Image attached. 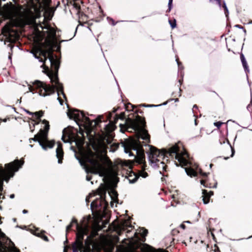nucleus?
<instances>
[{"label":"nucleus","mask_w":252,"mask_h":252,"mask_svg":"<svg viewBox=\"0 0 252 252\" xmlns=\"http://www.w3.org/2000/svg\"><path fill=\"white\" fill-rule=\"evenodd\" d=\"M145 143V146H148L149 148V151L146 153L148 155L149 161L151 165L154 168H162L163 171L166 170V166L165 165L164 160L167 155L173 157L178 160L179 164L182 166H187L190 163L188 160V154L185 151L180 153L179 152V148L177 145H174L170 147L168 150L163 149L162 151H159L156 147L148 145V143Z\"/></svg>","instance_id":"20e7f679"},{"label":"nucleus","mask_w":252,"mask_h":252,"mask_svg":"<svg viewBox=\"0 0 252 252\" xmlns=\"http://www.w3.org/2000/svg\"><path fill=\"white\" fill-rule=\"evenodd\" d=\"M139 176L142 177L143 178H146L148 176V174L147 172L144 171H141L139 172Z\"/></svg>","instance_id":"c756f323"},{"label":"nucleus","mask_w":252,"mask_h":252,"mask_svg":"<svg viewBox=\"0 0 252 252\" xmlns=\"http://www.w3.org/2000/svg\"><path fill=\"white\" fill-rule=\"evenodd\" d=\"M92 179V176H89V175H87L86 176V180L87 181H90Z\"/></svg>","instance_id":"a19ab883"},{"label":"nucleus","mask_w":252,"mask_h":252,"mask_svg":"<svg viewBox=\"0 0 252 252\" xmlns=\"http://www.w3.org/2000/svg\"><path fill=\"white\" fill-rule=\"evenodd\" d=\"M3 20H9L11 24H8V22L3 27V30L9 32L10 30V27L16 26V24L12 18L14 17H1ZM19 18L20 17H19ZM25 18V24L29 25L34 29V40L35 42L39 43L43 40L44 37L45 38V41L50 44L54 41L56 38V27L55 24L51 23L52 17H23ZM2 20L0 19V25Z\"/></svg>","instance_id":"7ed1b4c3"},{"label":"nucleus","mask_w":252,"mask_h":252,"mask_svg":"<svg viewBox=\"0 0 252 252\" xmlns=\"http://www.w3.org/2000/svg\"><path fill=\"white\" fill-rule=\"evenodd\" d=\"M167 104V102L163 103V105H166Z\"/></svg>","instance_id":"6e6d98bb"},{"label":"nucleus","mask_w":252,"mask_h":252,"mask_svg":"<svg viewBox=\"0 0 252 252\" xmlns=\"http://www.w3.org/2000/svg\"><path fill=\"white\" fill-rule=\"evenodd\" d=\"M222 124L223 123L220 122H217L214 123V125L216 127H217L218 128H219Z\"/></svg>","instance_id":"72a5a7b5"},{"label":"nucleus","mask_w":252,"mask_h":252,"mask_svg":"<svg viewBox=\"0 0 252 252\" xmlns=\"http://www.w3.org/2000/svg\"><path fill=\"white\" fill-rule=\"evenodd\" d=\"M172 1L173 0H169L168 4L169 11H170L172 8Z\"/></svg>","instance_id":"473e14b6"},{"label":"nucleus","mask_w":252,"mask_h":252,"mask_svg":"<svg viewBox=\"0 0 252 252\" xmlns=\"http://www.w3.org/2000/svg\"><path fill=\"white\" fill-rule=\"evenodd\" d=\"M57 144L58 147L56 149V156L58 158V163H62L63 157V152L62 149V144L61 142H58Z\"/></svg>","instance_id":"4468645a"},{"label":"nucleus","mask_w":252,"mask_h":252,"mask_svg":"<svg viewBox=\"0 0 252 252\" xmlns=\"http://www.w3.org/2000/svg\"><path fill=\"white\" fill-rule=\"evenodd\" d=\"M97 194L99 195V197L96 198L91 203V208L92 210L95 208L100 210L102 209L106 208L108 205L104 198L106 194V190L105 188L102 186L97 189Z\"/></svg>","instance_id":"9d476101"},{"label":"nucleus","mask_w":252,"mask_h":252,"mask_svg":"<svg viewBox=\"0 0 252 252\" xmlns=\"http://www.w3.org/2000/svg\"><path fill=\"white\" fill-rule=\"evenodd\" d=\"M142 237H145L148 233V230L144 228H140L138 232Z\"/></svg>","instance_id":"4be33fe9"},{"label":"nucleus","mask_w":252,"mask_h":252,"mask_svg":"<svg viewBox=\"0 0 252 252\" xmlns=\"http://www.w3.org/2000/svg\"><path fill=\"white\" fill-rule=\"evenodd\" d=\"M76 224V240L73 243L72 246L73 252H78V250H81L84 248L83 240L84 236L87 235L89 232V229L87 225L84 226L79 225L75 219H73L70 224L66 226V231L68 232L71 228L73 224Z\"/></svg>","instance_id":"0eeeda50"},{"label":"nucleus","mask_w":252,"mask_h":252,"mask_svg":"<svg viewBox=\"0 0 252 252\" xmlns=\"http://www.w3.org/2000/svg\"><path fill=\"white\" fill-rule=\"evenodd\" d=\"M107 20L108 22L112 25V26H114L116 25V23L115 22V21L111 18L110 17H107Z\"/></svg>","instance_id":"cd10ccee"},{"label":"nucleus","mask_w":252,"mask_h":252,"mask_svg":"<svg viewBox=\"0 0 252 252\" xmlns=\"http://www.w3.org/2000/svg\"><path fill=\"white\" fill-rule=\"evenodd\" d=\"M34 115L35 116V117L37 119H39L40 121H41L40 118L43 116V112L42 111H40L39 112H36L34 113Z\"/></svg>","instance_id":"bb28decb"},{"label":"nucleus","mask_w":252,"mask_h":252,"mask_svg":"<svg viewBox=\"0 0 252 252\" xmlns=\"http://www.w3.org/2000/svg\"><path fill=\"white\" fill-rule=\"evenodd\" d=\"M161 105H153V104H143L142 105V106L145 107H157L158 106H160Z\"/></svg>","instance_id":"7c9ffc66"},{"label":"nucleus","mask_w":252,"mask_h":252,"mask_svg":"<svg viewBox=\"0 0 252 252\" xmlns=\"http://www.w3.org/2000/svg\"><path fill=\"white\" fill-rule=\"evenodd\" d=\"M24 164V161H19L18 159L5 164L7 171L2 167H0V179H3L8 182L11 177H13L14 172L18 171Z\"/></svg>","instance_id":"1a4fd4ad"},{"label":"nucleus","mask_w":252,"mask_h":252,"mask_svg":"<svg viewBox=\"0 0 252 252\" xmlns=\"http://www.w3.org/2000/svg\"><path fill=\"white\" fill-rule=\"evenodd\" d=\"M180 227H181V228H182L183 229H185V228L186 226H185V225L184 224H181L180 225Z\"/></svg>","instance_id":"37998d69"},{"label":"nucleus","mask_w":252,"mask_h":252,"mask_svg":"<svg viewBox=\"0 0 252 252\" xmlns=\"http://www.w3.org/2000/svg\"><path fill=\"white\" fill-rule=\"evenodd\" d=\"M200 183L202 185H203L205 188H211L210 186H208V185L206 184L205 181L203 180H200Z\"/></svg>","instance_id":"2f4dec72"},{"label":"nucleus","mask_w":252,"mask_h":252,"mask_svg":"<svg viewBox=\"0 0 252 252\" xmlns=\"http://www.w3.org/2000/svg\"><path fill=\"white\" fill-rule=\"evenodd\" d=\"M6 121V120H3V122H5Z\"/></svg>","instance_id":"0e129e2a"},{"label":"nucleus","mask_w":252,"mask_h":252,"mask_svg":"<svg viewBox=\"0 0 252 252\" xmlns=\"http://www.w3.org/2000/svg\"><path fill=\"white\" fill-rule=\"evenodd\" d=\"M240 59L243 65V66L245 69V71L246 73L249 72L250 70L249 69V66L247 64V61L245 59L244 55L243 54L240 55Z\"/></svg>","instance_id":"f3484780"},{"label":"nucleus","mask_w":252,"mask_h":252,"mask_svg":"<svg viewBox=\"0 0 252 252\" xmlns=\"http://www.w3.org/2000/svg\"><path fill=\"white\" fill-rule=\"evenodd\" d=\"M14 197V194H12L10 195V198H13Z\"/></svg>","instance_id":"de8ad7c7"},{"label":"nucleus","mask_w":252,"mask_h":252,"mask_svg":"<svg viewBox=\"0 0 252 252\" xmlns=\"http://www.w3.org/2000/svg\"><path fill=\"white\" fill-rule=\"evenodd\" d=\"M5 235L1 231L0 229V248H2V241L5 238Z\"/></svg>","instance_id":"5701e85b"},{"label":"nucleus","mask_w":252,"mask_h":252,"mask_svg":"<svg viewBox=\"0 0 252 252\" xmlns=\"http://www.w3.org/2000/svg\"><path fill=\"white\" fill-rule=\"evenodd\" d=\"M12 0L16 2V0Z\"/></svg>","instance_id":"69168bd1"},{"label":"nucleus","mask_w":252,"mask_h":252,"mask_svg":"<svg viewBox=\"0 0 252 252\" xmlns=\"http://www.w3.org/2000/svg\"><path fill=\"white\" fill-rule=\"evenodd\" d=\"M10 242L11 243V246L9 247V250L11 252H20V251L17 249L14 243L10 240Z\"/></svg>","instance_id":"b1692460"},{"label":"nucleus","mask_w":252,"mask_h":252,"mask_svg":"<svg viewBox=\"0 0 252 252\" xmlns=\"http://www.w3.org/2000/svg\"><path fill=\"white\" fill-rule=\"evenodd\" d=\"M106 140L108 144H110L111 143V141L112 140V139L107 138V139H106Z\"/></svg>","instance_id":"ea45409f"},{"label":"nucleus","mask_w":252,"mask_h":252,"mask_svg":"<svg viewBox=\"0 0 252 252\" xmlns=\"http://www.w3.org/2000/svg\"><path fill=\"white\" fill-rule=\"evenodd\" d=\"M27 213H28V211L27 210H23V214H27Z\"/></svg>","instance_id":"49530a36"},{"label":"nucleus","mask_w":252,"mask_h":252,"mask_svg":"<svg viewBox=\"0 0 252 252\" xmlns=\"http://www.w3.org/2000/svg\"><path fill=\"white\" fill-rule=\"evenodd\" d=\"M129 105L130 106V107L132 108V110H133V108H134V106H133V105L131 104H129Z\"/></svg>","instance_id":"8fccbe9b"},{"label":"nucleus","mask_w":252,"mask_h":252,"mask_svg":"<svg viewBox=\"0 0 252 252\" xmlns=\"http://www.w3.org/2000/svg\"><path fill=\"white\" fill-rule=\"evenodd\" d=\"M113 113H110L108 115L107 119L109 120V122L108 124L104 125V130L107 133H110L115 129V124L118 119L123 120L125 118L124 113H122L120 115L115 114L114 117H113Z\"/></svg>","instance_id":"9b49d317"},{"label":"nucleus","mask_w":252,"mask_h":252,"mask_svg":"<svg viewBox=\"0 0 252 252\" xmlns=\"http://www.w3.org/2000/svg\"><path fill=\"white\" fill-rule=\"evenodd\" d=\"M168 22L172 29L175 28L176 27V21L174 18H173V17L169 18Z\"/></svg>","instance_id":"aec40b11"},{"label":"nucleus","mask_w":252,"mask_h":252,"mask_svg":"<svg viewBox=\"0 0 252 252\" xmlns=\"http://www.w3.org/2000/svg\"><path fill=\"white\" fill-rule=\"evenodd\" d=\"M138 113H140V114H141V113H142V112H141V111H137L136 112V113H137V114H138Z\"/></svg>","instance_id":"864d4df0"},{"label":"nucleus","mask_w":252,"mask_h":252,"mask_svg":"<svg viewBox=\"0 0 252 252\" xmlns=\"http://www.w3.org/2000/svg\"><path fill=\"white\" fill-rule=\"evenodd\" d=\"M176 61L178 66L179 70H182L183 69V66L182 65L181 63L179 61V59L178 58H176Z\"/></svg>","instance_id":"c85d7f7f"},{"label":"nucleus","mask_w":252,"mask_h":252,"mask_svg":"<svg viewBox=\"0 0 252 252\" xmlns=\"http://www.w3.org/2000/svg\"><path fill=\"white\" fill-rule=\"evenodd\" d=\"M146 122L144 119L137 115L135 119L127 118L124 124H120V130L122 132L125 131L136 133V138L129 140H126L121 142L126 153L129 154V156H134L136 162L139 164H144L145 163V156L143 145L140 140H145L146 143L150 142V136L148 131L145 129Z\"/></svg>","instance_id":"f257e3e1"},{"label":"nucleus","mask_w":252,"mask_h":252,"mask_svg":"<svg viewBox=\"0 0 252 252\" xmlns=\"http://www.w3.org/2000/svg\"><path fill=\"white\" fill-rule=\"evenodd\" d=\"M119 144L118 143H114L110 145V151L114 152L118 148Z\"/></svg>","instance_id":"412c9836"},{"label":"nucleus","mask_w":252,"mask_h":252,"mask_svg":"<svg viewBox=\"0 0 252 252\" xmlns=\"http://www.w3.org/2000/svg\"><path fill=\"white\" fill-rule=\"evenodd\" d=\"M138 177L134 173H131L127 177L129 182L131 184L135 183L138 180Z\"/></svg>","instance_id":"a211bd4d"},{"label":"nucleus","mask_w":252,"mask_h":252,"mask_svg":"<svg viewBox=\"0 0 252 252\" xmlns=\"http://www.w3.org/2000/svg\"><path fill=\"white\" fill-rule=\"evenodd\" d=\"M234 150L233 149H232V155H231V157H232L234 155Z\"/></svg>","instance_id":"09e8293b"},{"label":"nucleus","mask_w":252,"mask_h":252,"mask_svg":"<svg viewBox=\"0 0 252 252\" xmlns=\"http://www.w3.org/2000/svg\"><path fill=\"white\" fill-rule=\"evenodd\" d=\"M9 45L10 48L12 49L13 46L11 44H9Z\"/></svg>","instance_id":"5fc2aeb1"},{"label":"nucleus","mask_w":252,"mask_h":252,"mask_svg":"<svg viewBox=\"0 0 252 252\" xmlns=\"http://www.w3.org/2000/svg\"><path fill=\"white\" fill-rule=\"evenodd\" d=\"M43 239H44V240L46 241H47L48 240L47 237V236H44V237H43Z\"/></svg>","instance_id":"a18cd8bd"},{"label":"nucleus","mask_w":252,"mask_h":252,"mask_svg":"<svg viewBox=\"0 0 252 252\" xmlns=\"http://www.w3.org/2000/svg\"><path fill=\"white\" fill-rule=\"evenodd\" d=\"M24 110L29 115H33L34 113H32V112H31L30 111H29V110H27L25 109H24Z\"/></svg>","instance_id":"58836bf2"},{"label":"nucleus","mask_w":252,"mask_h":252,"mask_svg":"<svg viewBox=\"0 0 252 252\" xmlns=\"http://www.w3.org/2000/svg\"><path fill=\"white\" fill-rule=\"evenodd\" d=\"M194 109H197V106L196 105H194V106H193L192 111H193V113H194Z\"/></svg>","instance_id":"79ce46f5"},{"label":"nucleus","mask_w":252,"mask_h":252,"mask_svg":"<svg viewBox=\"0 0 252 252\" xmlns=\"http://www.w3.org/2000/svg\"><path fill=\"white\" fill-rule=\"evenodd\" d=\"M235 27H237L238 28L241 29H243L244 32L245 33L246 32V30L245 29H244V28L242 26H241L240 25H235Z\"/></svg>","instance_id":"e433bc0d"},{"label":"nucleus","mask_w":252,"mask_h":252,"mask_svg":"<svg viewBox=\"0 0 252 252\" xmlns=\"http://www.w3.org/2000/svg\"><path fill=\"white\" fill-rule=\"evenodd\" d=\"M222 7L223 8L225 15V16H228V14H229V11H228V10L227 9V7L226 6V3H225V2L224 1H223V4H222Z\"/></svg>","instance_id":"a878e982"},{"label":"nucleus","mask_w":252,"mask_h":252,"mask_svg":"<svg viewBox=\"0 0 252 252\" xmlns=\"http://www.w3.org/2000/svg\"><path fill=\"white\" fill-rule=\"evenodd\" d=\"M63 251H64V252H65V251H66V250H65V247H64V250H63Z\"/></svg>","instance_id":"13d9d810"},{"label":"nucleus","mask_w":252,"mask_h":252,"mask_svg":"<svg viewBox=\"0 0 252 252\" xmlns=\"http://www.w3.org/2000/svg\"><path fill=\"white\" fill-rule=\"evenodd\" d=\"M174 100H175V102L179 101V99L178 98H175V99H174Z\"/></svg>","instance_id":"3c124183"},{"label":"nucleus","mask_w":252,"mask_h":252,"mask_svg":"<svg viewBox=\"0 0 252 252\" xmlns=\"http://www.w3.org/2000/svg\"><path fill=\"white\" fill-rule=\"evenodd\" d=\"M39 124V122H37V123H36L33 124V126H32H32L30 125V129H31V132H33V131L35 125H37V124Z\"/></svg>","instance_id":"4c0bfd02"},{"label":"nucleus","mask_w":252,"mask_h":252,"mask_svg":"<svg viewBox=\"0 0 252 252\" xmlns=\"http://www.w3.org/2000/svg\"><path fill=\"white\" fill-rule=\"evenodd\" d=\"M109 195L110 196L112 200L116 202L118 200V193L116 190H115L114 189H111L110 191L109 192Z\"/></svg>","instance_id":"6ab92c4d"},{"label":"nucleus","mask_w":252,"mask_h":252,"mask_svg":"<svg viewBox=\"0 0 252 252\" xmlns=\"http://www.w3.org/2000/svg\"><path fill=\"white\" fill-rule=\"evenodd\" d=\"M32 54L34 58L38 59L41 63H44L47 59H49L51 68L49 69L44 64L42 65L41 67H44L43 72L49 77L51 82L52 84H55V85L51 86L38 80L35 81L33 84L36 89L39 90V94L42 96L49 95L54 94L55 90H57L58 95H59L60 92H61L65 98V96L63 92V85L59 82L58 77L60 61L57 56L54 55L52 47H50L47 50H43L41 48H39L36 52H32Z\"/></svg>","instance_id":"f03ea898"},{"label":"nucleus","mask_w":252,"mask_h":252,"mask_svg":"<svg viewBox=\"0 0 252 252\" xmlns=\"http://www.w3.org/2000/svg\"><path fill=\"white\" fill-rule=\"evenodd\" d=\"M93 195H92L91 194H90L88 196H87L86 197V201L87 203H88V202H90V199L91 197H92V196Z\"/></svg>","instance_id":"c9c22d12"},{"label":"nucleus","mask_w":252,"mask_h":252,"mask_svg":"<svg viewBox=\"0 0 252 252\" xmlns=\"http://www.w3.org/2000/svg\"><path fill=\"white\" fill-rule=\"evenodd\" d=\"M134 235H135V237H137V236H136V235H137V234H136V233H135Z\"/></svg>","instance_id":"4d7b16f0"},{"label":"nucleus","mask_w":252,"mask_h":252,"mask_svg":"<svg viewBox=\"0 0 252 252\" xmlns=\"http://www.w3.org/2000/svg\"><path fill=\"white\" fill-rule=\"evenodd\" d=\"M42 124L44 125L43 128H41L39 133L35 135L33 138L30 139L29 141L30 143L32 142V141H37L42 149L46 150L48 148L51 149L54 147V141H49L47 139L48 133L50 128L49 122L46 120H43Z\"/></svg>","instance_id":"423d86ee"},{"label":"nucleus","mask_w":252,"mask_h":252,"mask_svg":"<svg viewBox=\"0 0 252 252\" xmlns=\"http://www.w3.org/2000/svg\"><path fill=\"white\" fill-rule=\"evenodd\" d=\"M72 138L73 137L71 132L66 128H64L63 131L62 140L64 143H71V141H73Z\"/></svg>","instance_id":"ddd939ff"},{"label":"nucleus","mask_w":252,"mask_h":252,"mask_svg":"<svg viewBox=\"0 0 252 252\" xmlns=\"http://www.w3.org/2000/svg\"><path fill=\"white\" fill-rule=\"evenodd\" d=\"M117 110L115 108L113 109V113H115L116 112Z\"/></svg>","instance_id":"603ef678"},{"label":"nucleus","mask_w":252,"mask_h":252,"mask_svg":"<svg viewBox=\"0 0 252 252\" xmlns=\"http://www.w3.org/2000/svg\"><path fill=\"white\" fill-rule=\"evenodd\" d=\"M126 108H127V109H128V108H129V106H127L126 107Z\"/></svg>","instance_id":"e2e57ef3"},{"label":"nucleus","mask_w":252,"mask_h":252,"mask_svg":"<svg viewBox=\"0 0 252 252\" xmlns=\"http://www.w3.org/2000/svg\"><path fill=\"white\" fill-rule=\"evenodd\" d=\"M195 124L196 125H197L196 120H195Z\"/></svg>","instance_id":"052dcab7"},{"label":"nucleus","mask_w":252,"mask_h":252,"mask_svg":"<svg viewBox=\"0 0 252 252\" xmlns=\"http://www.w3.org/2000/svg\"><path fill=\"white\" fill-rule=\"evenodd\" d=\"M30 146L31 147H33V145H30Z\"/></svg>","instance_id":"680f3d73"},{"label":"nucleus","mask_w":252,"mask_h":252,"mask_svg":"<svg viewBox=\"0 0 252 252\" xmlns=\"http://www.w3.org/2000/svg\"><path fill=\"white\" fill-rule=\"evenodd\" d=\"M79 22L80 23V25L82 26H85V24H87L88 25L91 26L93 24L92 20L86 21L85 22H81L80 19Z\"/></svg>","instance_id":"393cba45"},{"label":"nucleus","mask_w":252,"mask_h":252,"mask_svg":"<svg viewBox=\"0 0 252 252\" xmlns=\"http://www.w3.org/2000/svg\"><path fill=\"white\" fill-rule=\"evenodd\" d=\"M186 222H187V223H190V222L189 221H186Z\"/></svg>","instance_id":"bf43d9fd"},{"label":"nucleus","mask_w":252,"mask_h":252,"mask_svg":"<svg viewBox=\"0 0 252 252\" xmlns=\"http://www.w3.org/2000/svg\"><path fill=\"white\" fill-rule=\"evenodd\" d=\"M44 12L43 13V16H53L55 11L56 10V8L54 7H50L49 6H46L44 8Z\"/></svg>","instance_id":"dca6fc26"},{"label":"nucleus","mask_w":252,"mask_h":252,"mask_svg":"<svg viewBox=\"0 0 252 252\" xmlns=\"http://www.w3.org/2000/svg\"><path fill=\"white\" fill-rule=\"evenodd\" d=\"M67 114L69 119L74 120L79 126H80V123H83L88 126H91L93 122H94L95 125H98L99 123L101 122L100 117L91 120L83 112L78 110L72 111L69 110Z\"/></svg>","instance_id":"6e6552de"},{"label":"nucleus","mask_w":252,"mask_h":252,"mask_svg":"<svg viewBox=\"0 0 252 252\" xmlns=\"http://www.w3.org/2000/svg\"><path fill=\"white\" fill-rule=\"evenodd\" d=\"M194 166L185 168V171L188 175L192 177L196 176L198 174H199L204 177L207 176V173L202 172V170L198 167V165L195 164Z\"/></svg>","instance_id":"f8f14e48"},{"label":"nucleus","mask_w":252,"mask_h":252,"mask_svg":"<svg viewBox=\"0 0 252 252\" xmlns=\"http://www.w3.org/2000/svg\"><path fill=\"white\" fill-rule=\"evenodd\" d=\"M202 194L203 203L205 204H206L209 203L210 198L212 195H213V192L210 191V192H208L207 190L202 189Z\"/></svg>","instance_id":"2eb2a0df"},{"label":"nucleus","mask_w":252,"mask_h":252,"mask_svg":"<svg viewBox=\"0 0 252 252\" xmlns=\"http://www.w3.org/2000/svg\"><path fill=\"white\" fill-rule=\"evenodd\" d=\"M252 106V99H251V102H250V104L248 105V106H247V109L249 111H252V109L251 108Z\"/></svg>","instance_id":"f704fd0d"},{"label":"nucleus","mask_w":252,"mask_h":252,"mask_svg":"<svg viewBox=\"0 0 252 252\" xmlns=\"http://www.w3.org/2000/svg\"><path fill=\"white\" fill-rule=\"evenodd\" d=\"M58 99L60 104L61 105H63V101H62V99L60 97H58Z\"/></svg>","instance_id":"c03bdc74"},{"label":"nucleus","mask_w":252,"mask_h":252,"mask_svg":"<svg viewBox=\"0 0 252 252\" xmlns=\"http://www.w3.org/2000/svg\"><path fill=\"white\" fill-rule=\"evenodd\" d=\"M86 161L87 163L84 165V167L86 173L99 174L101 177L105 176L106 169L101 163V159L98 155L90 152L86 158Z\"/></svg>","instance_id":"39448f33"}]
</instances>
